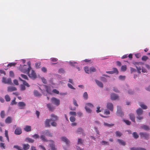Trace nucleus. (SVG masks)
<instances>
[{
    "label": "nucleus",
    "mask_w": 150,
    "mask_h": 150,
    "mask_svg": "<svg viewBox=\"0 0 150 150\" xmlns=\"http://www.w3.org/2000/svg\"><path fill=\"white\" fill-rule=\"evenodd\" d=\"M5 113L4 111L2 110L0 113V116L2 118H4L5 117Z\"/></svg>",
    "instance_id": "29"
},
{
    "label": "nucleus",
    "mask_w": 150,
    "mask_h": 150,
    "mask_svg": "<svg viewBox=\"0 0 150 150\" xmlns=\"http://www.w3.org/2000/svg\"><path fill=\"white\" fill-rule=\"evenodd\" d=\"M130 150H145V149L142 148L132 147L130 148Z\"/></svg>",
    "instance_id": "26"
},
{
    "label": "nucleus",
    "mask_w": 150,
    "mask_h": 150,
    "mask_svg": "<svg viewBox=\"0 0 150 150\" xmlns=\"http://www.w3.org/2000/svg\"><path fill=\"white\" fill-rule=\"evenodd\" d=\"M46 91L48 93L50 94H52L51 90L50 88L48 87L46 89Z\"/></svg>",
    "instance_id": "59"
},
{
    "label": "nucleus",
    "mask_w": 150,
    "mask_h": 150,
    "mask_svg": "<svg viewBox=\"0 0 150 150\" xmlns=\"http://www.w3.org/2000/svg\"><path fill=\"white\" fill-rule=\"evenodd\" d=\"M32 136L33 138L35 139L38 138L39 137V135L37 134H35L34 135H33Z\"/></svg>",
    "instance_id": "55"
},
{
    "label": "nucleus",
    "mask_w": 150,
    "mask_h": 150,
    "mask_svg": "<svg viewBox=\"0 0 150 150\" xmlns=\"http://www.w3.org/2000/svg\"><path fill=\"white\" fill-rule=\"evenodd\" d=\"M45 134L47 136L52 137V134L48 130L47 131Z\"/></svg>",
    "instance_id": "44"
},
{
    "label": "nucleus",
    "mask_w": 150,
    "mask_h": 150,
    "mask_svg": "<svg viewBox=\"0 0 150 150\" xmlns=\"http://www.w3.org/2000/svg\"><path fill=\"white\" fill-rule=\"evenodd\" d=\"M95 81L97 84L101 88H103V83L97 80H95Z\"/></svg>",
    "instance_id": "21"
},
{
    "label": "nucleus",
    "mask_w": 150,
    "mask_h": 150,
    "mask_svg": "<svg viewBox=\"0 0 150 150\" xmlns=\"http://www.w3.org/2000/svg\"><path fill=\"white\" fill-rule=\"evenodd\" d=\"M16 64V63H10L8 64L7 67H11L12 66H14Z\"/></svg>",
    "instance_id": "40"
},
{
    "label": "nucleus",
    "mask_w": 150,
    "mask_h": 150,
    "mask_svg": "<svg viewBox=\"0 0 150 150\" xmlns=\"http://www.w3.org/2000/svg\"><path fill=\"white\" fill-rule=\"evenodd\" d=\"M58 72L59 73L63 74L64 72V71L63 69H59Z\"/></svg>",
    "instance_id": "56"
},
{
    "label": "nucleus",
    "mask_w": 150,
    "mask_h": 150,
    "mask_svg": "<svg viewBox=\"0 0 150 150\" xmlns=\"http://www.w3.org/2000/svg\"><path fill=\"white\" fill-rule=\"evenodd\" d=\"M22 132V130L21 128L19 127H17L14 132L15 134L17 135L21 134Z\"/></svg>",
    "instance_id": "8"
},
{
    "label": "nucleus",
    "mask_w": 150,
    "mask_h": 150,
    "mask_svg": "<svg viewBox=\"0 0 150 150\" xmlns=\"http://www.w3.org/2000/svg\"><path fill=\"white\" fill-rule=\"evenodd\" d=\"M113 69V70L112 71L114 72V73H116L117 74L118 73V71L117 68H114Z\"/></svg>",
    "instance_id": "64"
},
{
    "label": "nucleus",
    "mask_w": 150,
    "mask_h": 150,
    "mask_svg": "<svg viewBox=\"0 0 150 150\" xmlns=\"http://www.w3.org/2000/svg\"><path fill=\"white\" fill-rule=\"evenodd\" d=\"M47 106L50 110L53 111L54 109V108L50 103L47 104Z\"/></svg>",
    "instance_id": "27"
},
{
    "label": "nucleus",
    "mask_w": 150,
    "mask_h": 150,
    "mask_svg": "<svg viewBox=\"0 0 150 150\" xmlns=\"http://www.w3.org/2000/svg\"><path fill=\"white\" fill-rule=\"evenodd\" d=\"M93 107V105L90 103H88L86 104L85 107V109L86 111L88 113H90L92 110L91 109Z\"/></svg>",
    "instance_id": "4"
},
{
    "label": "nucleus",
    "mask_w": 150,
    "mask_h": 150,
    "mask_svg": "<svg viewBox=\"0 0 150 150\" xmlns=\"http://www.w3.org/2000/svg\"><path fill=\"white\" fill-rule=\"evenodd\" d=\"M25 105V104L23 102H19L18 103V106L20 109H23Z\"/></svg>",
    "instance_id": "10"
},
{
    "label": "nucleus",
    "mask_w": 150,
    "mask_h": 150,
    "mask_svg": "<svg viewBox=\"0 0 150 150\" xmlns=\"http://www.w3.org/2000/svg\"><path fill=\"white\" fill-rule=\"evenodd\" d=\"M148 58L146 56H143L142 58V59L143 61H146L148 59Z\"/></svg>",
    "instance_id": "43"
},
{
    "label": "nucleus",
    "mask_w": 150,
    "mask_h": 150,
    "mask_svg": "<svg viewBox=\"0 0 150 150\" xmlns=\"http://www.w3.org/2000/svg\"><path fill=\"white\" fill-rule=\"evenodd\" d=\"M139 105L144 109H146L147 108V106L142 103H140Z\"/></svg>",
    "instance_id": "34"
},
{
    "label": "nucleus",
    "mask_w": 150,
    "mask_h": 150,
    "mask_svg": "<svg viewBox=\"0 0 150 150\" xmlns=\"http://www.w3.org/2000/svg\"><path fill=\"white\" fill-rule=\"evenodd\" d=\"M96 71V69L93 67H92L90 68V69H89L90 73H91L92 72H95Z\"/></svg>",
    "instance_id": "37"
},
{
    "label": "nucleus",
    "mask_w": 150,
    "mask_h": 150,
    "mask_svg": "<svg viewBox=\"0 0 150 150\" xmlns=\"http://www.w3.org/2000/svg\"><path fill=\"white\" fill-rule=\"evenodd\" d=\"M67 86L68 87L70 88H71V89H75V88H74L73 86L70 84L68 83L67 84Z\"/></svg>",
    "instance_id": "53"
},
{
    "label": "nucleus",
    "mask_w": 150,
    "mask_h": 150,
    "mask_svg": "<svg viewBox=\"0 0 150 150\" xmlns=\"http://www.w3.org/2000/svg\"><path fill=\"white\" fill-rule=\"evenodd\" d=\"M23 150H28L30 148V146L28 144H23L22 145Z\"/></svg>",
    "instance_id": "14"
},
{
    "label": "nucleus",
    "mask_w": 150,
    "mask_h": 150,
    "mask_svg": "<svg viewBox=\"0 0 150 150\" xmlns=\"http://www.w3.org/2000/svg\"><path fill=\"white\" fill-rule=\"evenodd\" d=\"M5 99L6 100L7 102L9 101L10 100L11 98L8 95H6L5 96Z\"/></svg>",
    "instance_id": "31"
},
{
    "label": "nucleus",
    "mask_w": 150,
    "mask_h": 150,
    "mask_svg": "<svg viewBox=\"0 0 150 150\" xmlns=\"http://www.w3.org/2000/svg\"><path fill=\"white\" fill-rule=\"evenodd\" d=\"M104 125L105 126H107L109 127H110L112 126H113L114 125V124H109L106 122H105L104 123Z\"/></svg>",
    "instance_id": "32"
},
{
    "label": "nucleus",
    "mask_w": 150,
    "mask_h": 150,
    "mask_svg": "<svg viewBox=\"0 0 150 150\" xmlns=\"http://www.w3.org/2000/svg\"><path fill=\"white\" fill-rule=\"evenodd\" d=\"M4 142L2 137L1 136H0V147L1 148L4 149L5 148V144L3 143Z\"/></svg>",
    "instance_id": "9"
},
{
    "label": "nucleus",
    "mask_w": 150,
    "mask_h": 150,
    "mask_svg": "<svg viewBox=\"0 0 150 150\" xmlns=\"http://www.w3.org/2000/svg\"><path fill=\"white\" fill-rule=\"evenodd\" d=\"M28 67L27 69H25L26 68L25 67H27V65H24L23 66V69L22 70V71L24 73L28 74V76L30 78L34 79H35L37 77L36 73L33 70H32L30 74L29 73L31 69V68L30 66V62H28Z\"/></svg>",
    "instance_id": "1"
},
{
    "label": "nucleus",
    "mask_w": 150,
    "mask_h": 150,
    "mask_svg": "<svg viewBox=\"0 0 150 150\" xmlns=\"http://www.w3.org/2000/svg\"><path fill=\"white\" fill-rule=\"evenodd\" d=\"M51 117L52 118V120H58V117L54 114H52L51 115Z\"/></svg>",
    "instance_id": "28"
},
{
    "label": "nucleus",
    "mask_w": 150,
    "mask_h": 150,
    "mask_svg": "<svg viewBox=\"0 0 150 150\" xmlns=\"http://www.w3.org/2000/svg\"><path fill=\"white\" fill-rule=\"evenodd\" d=\"M26 141L28 142L29 143H33L34 142V140L31 138H27L26 139Z\"/></svg>",
    "instance_id": "30"
},
{
    "label": "nucleus",
    "mask_w": 150,
    "mask_h": 150,
    "mask_svg": "<svg viewBox=\"0 0 150 150\" xmlns=\"http://www.w3.org/2000/svg\"><path fill=\"white\" fill-rule=\"evenodd\" d=\"M62 140L64 142H65L67 145L69 144L70 142L69 140L65 137H63L61 138Z\"/></svg>",
    "instance_id": "15"
},
{
    "label": "nucleus",
    "mask_w": 150,
    "mask_h": 150,
    "mask_svg": "<svg viewBox=\"0 0 150 150\" xmlns=\"http://www.w3.org/2000/svg\"><path fill=\"white\" fill-rule=\"evenodd\" d=\"M133 64L135 66L137 69V72L139 73H141V68L143 65V63L142 62H135Z\"/></svg>",
    "instance_id": "2"
},
{
    "label": "nucleus",
    "mask_w": 150,
    "mask_h": 150,
    "mask_svg": "<svg viewBox=\"0 0 150 150\" xmlns=\"http://www.w3.org/2000/svg\"><path fill=\"white\" fill-rule=\"evenodd\" d=\"M16 88L13 86H9L8 87V92H12L16 90Z\"/></svg>",
    "instance_id": "18"
},
{
    "label": "nucleus",
    "mask_w": 150,
    "mask_h": 150,
    "mask_svg": "<svg viewBox=\"0 0 150 150\" xmlns=\"http://www.w3.org/2000/svg\"><path fill=\"white\" fill-rule=\"evenodd\" d=\"M40 63L36 62L35 64V66L37 68H40Z\"/></svg>",
    "instance_id": "62"
},
{
    "label": "nucleus",
    "mask_w": 150,
    "mask_h": 150,
    "mask_svg": "<svg viewBox=\"0 0 150 150\" xmlns=\"http://www.w3.org/2000/svg\"><path fill=\"white\" fill-rule=\"evenodd\" d=\"M24 130L27 132H29L31 131V127L30 126L27 125L24 128Z\"/></svg>",
    "instance_id": "23"
},
{
    "label": "nucleus",
    "mask_w": 150,
    "mask_h": 150,
    "mask_svg": "<svg viewBox=\"0 0 150 150\" xmlns=\"http://www.w3.org/2000/svg\"><path fill=\"white\" fill-rule=\"evenodd\" d=\"M83 141L81 139L79 138L78 139V144H82L83 143Z\"/></svg>",
    "instance_id": "51"
},
{
    "label": "nucleus",
    "mask_w": 150,
    "mask_h": 150,
    "mask_svg": "<svg viewBox=\"0 0 150 150\" xmlns=\"http://www.w3.org/2000/svg\"><path fill=\"white\" fill-rule=\"evenodd\" d=\"M130 118L132 121L135 122V116L133 114L131 113L129 114Z\"/></svg>",
    "instance_id": "25"
},
{
    "label": "nucleus",
    "mask_w": 150,
    "mask_h": 150,
    "mask_svg": "<svg viewBox=\"0 0 150 150\" xmlns=\"http://www.w3.org/2000/svg\"><path fill=\"white\" fill-rule=\"evenodd\" d=\"M50 142L51 143L50 144V146L52 150H57L55 148L54 145V142L53 141L50 140Z\"/></svg>",
    "instance_id": "16"
},
{
    "label": "nucleus",
    "mask_w": 150,
    "mask_h": 150,
    "mask_svg": "<svg viewBox=\"0 0 150 150\" xmlns=\"http://www.w3.org/2000/svg\"><path fill=\"white\" fill-rule=\"evenodd\" d=\"M107 108L110 110L111 111H112L113 109V105L112 103H108L107 104Z\"/></svg>",
    "instance_id": "11"
},
{
    "label": "nucleus",
    "mask_w": 150,
    "mask_h": 150,
    "mask_svg": "<svg viewBox=\"0 0 150 150\" xmlns=\"http://www.w3.org/2000/svg\"><path fill=\"white\" fill-rule=\"evenodd\" d=\"M5 135L7 138V140L9 141V139L8 135V132L7 130H5Z\"/></svg>",
    "instance_id": "52"
},
{
    "label": "nucleus",
    "mask_w": 150,
    "mask_h": 150,
    "mask_svg": "<svg viewBox=\"0 0 150 150\" xmlns=\"http://www.w3.org/2000/svg\"><path fill=\"white\" fill-rule=\"evenodd\" d=\"M84 69L85 72L88 74H89V70L88 68V67H86L84 68Z\"/></svg>",
    "instance_id": "46"
},
{
    "label": "nucleus",
    "mask_w": 150,
    "mask_h": 150,
    "mask_svg": "<svg viewBox=\"0 0 150 150\" xmlns=\"http://www.w3.org/2000/svg\"><path fill=\"white\" fill-rule=\"evenodd\" d=\"M130 69L131 73H132L134 72H135L136 71V70L135 69L133 68L132 67H130Z\"/></svg>",
    "instance_id": "60"
},
{
    "label": "nucleus",
    "mask_w": 150,
    "mask_h": 150,
    "mask_svg": "<svg viewBox=\"0 0 150 150\" xmlns=\"http://www.w3.org/2000/svg\"><path fill=\"white\" fill-rule=\"evenodd\" d=\"M124 121L127 125H129L131 124V122L128 120H124Z\"/></svg>",
    "instance_id": "50"
},
{
    "label": "nucleus",
    "mask_w": 150,
    "mask_h": 150,
    "mask_svg": "<svg viewBox=\"0 0 150 150\" xmlns=\"http://www.w3.org/2000/svg\"><path fill=\"white\" fill-rule=\"evenodd\" d=\"M118 98V96L115 93H113L111 94L110 99L112 100H115Z\"/></svg>",
    "instance_id": "12"
},
{
    "label": "nucleus",
    "mask_w": 150,
    "mask_h": 150,
    "mask_svg": "<svg viewBox=\"0 0 150 150\" xmlns=\"http://www.w3.org/2000/svg\"><path fill=\"white\" fill-rule=\"evenodd\" d=\"M83 97L84 98L86 99H87L88 98V95L86 92H85L84 93L83 95Z\"/></svg>",
    "instance_id": "49"
},
{
    "label": "nucleus",
    "mask_w": 150,
    "mask_h": 150,
    "mask_svg": "<svg viewBox=\"0 0 150 150\" xmlns=\"http://www.w3.org/2000/svg\"><path fill=\"white\" fill-rule=\"evenodd\" d=\"M12 118L9 116L5 120V123L7 124L10 123L12 122Z\"/></svg>",
    "instance_id": "17"
},
{
    "label": "nucleus",
    "mask_w": 150,
    "mask_h": 150,
    "mask_svg": "<svg viewBox=\"0 0 150 150\" xmlns=\"http://www.w3.org/2000/svg\"><path fill=\"white\" fill-rule=\"evenodd\" d=\"M50 60L51 61L53 62H56L58 60V59L57 58H51L50 59Z\"/></svg>",
    "instance_id": "58"
},
{
    "label": "nucleus",
    "mask_w": 150,
    "mask_h": 150,
    "mask_svg": "<svg viewBox=\"0 0 150 150\" xmlns=\"http://www.w3.org/2000/svg\"><path fill=\"white\" fill-rule=\"evenodd\" d=\"M15 100L16 98H14V99L11 101V105H13L16 104H17V102H16Z\"/></svg>",
    "instance_id": "47"
},
{
    "label": "nucleus",
    "mask_w": 150,
    "mask_h": 150,
    "mask_svg": "<svg viewBox=\"0 0 150 150\" xmlns=\"http://www.w3.org/2000/svg\"><path fill=\"white\" fill-rule=\"evenodd\" d=\"M70 120L71 122H73L75 121L76 118L74 117L71 116L70 118Z\"/></svg>",
    "instance_id": "48"
},
{
    "label": "nucleus",
    "mask_w": 150,
    "mask_h": 150,
    "mask_svg": "<svg viewBox=\"0 0 150 150\" xmlns=\"http://www.w3.org/2000/svg\"><path fill=\"white\" fill-rule=\"evenodd\" d=\"M21 76L23 79L27 80L28 79V78L26 75L23 74H21Z\"/></svg>",
    "instance_id": "54"
},
{
    "label": "nucleus",
    "mask_w": 150,
    "mask_h": 150,
    "mask_svg": "<svg viewBox=\"0 0 150 150\" xmlns=\"http://www.w3.org/2000/svg\"><path fill=\"white\" fill-rule=\"evenodd\" d=\"M136 112L137 115H140L142 114L143 111L142 109L139 108L137 110Z\"/></svg>",
    "instance_id": "22"
},
{
    "label": "nucleus",
    "mask_w": 150,
    "mask_h": 150,
    "mask_svg": "<svg viewBox=\"0 0 150 150\" xmlns=\"http://www.w3.org/2000/svg\"><path fill=\"white\" fill-rule=\"evenodd\" d=\"M77 132L78 133H83V130L81 128H79L77 129Z\"/></svg>",
    "instance_id": "45"
},
{
    "label": "nucleus",
    "mask_w": 150,
    "mask_h": 150,
    "mask_svg": "<svg viewBox=\"0 0 150 150\" xmlns=\"http://www.w3.org/2000/svg\"><path fill=\"white\" fill-rule=\"evenodd\" d=\"M40 138L44 141L47 142L48 141L45 138V136L44 135H42L40 136Z\"/></svg>",
    "instance_id": "42"
},
{
    "label": "nucleus",
    "mask_w": 150,
    "mask_h": 150,
    "mask_svg": "<svg viewBox=\"0 0 150 150\" xmlns=\"http://www.w3.org/2000/svg\"><path fill=\"white\" fill-rule=\"evenodd\" d=\"M34 95L36 96H39L40 95V93L37 90H35L34 91Z\"/></svg>",
    "instance_id": "39"
},
{
    "label": "nucleus",
    "mask_w": 150,
    "mask_h": 150,
    "mask_svg": "<svg viewBox=\"0 0 150 150\" xmlns=\"http://www.w3.org/2000/svg\"><path fill=\"white\" fill-rule=\"evenodd\" d=\"M52 120V119H46L45 120V126L47 127H50V121Z\"/></svg>",
    "instance_id": "20"
},
{
    "label": "nucleus",
    "mask_w": 150,
    "mask_h": 150,
    "mask_svg": "<svg viewBox=\"0 0 150 150\" xmlns=\"http://www.w3.org/2000/svg\"><path fill=\"white\" fill-rule=\"evenodd\" d=\"M13 148L17 149L18 150H23L22 147L18 145L14 146Z\"/></svg>",
    "instance_id": "33"
},
{
    "label": "nucleus",
    "mask_w": 150,
    "mask_h": 150,
    "mask_svg": "<svg viewBox=\"0 0 150 150\" xmlns=\"http://www.w3.org/2000/svg\"><path fill=\"white\" fill-rule=\"evenodd\" d=\"M128 57L131 60L132 58V54H129L128 56L127 54H125L122 57V59H125Z\"/></svg>",
    "instance_id": "19"
},
{
    "label": "nucleus",
    "mask_w": 150,
    "mask_h": 150,
    "mask_svg": "<svg viewBox=\"0 0 150 150\" xmlns=\"http://www.w3.org/2000/svg\"><path fill=\"white\" fill-rule=\"evenodd\" d=\"M127 69V66L126 65L122 66L121 68V71H125Z\"/></svg>",
    "instance_id": "38"
},
{
    "label": "nucleus",
    "mask_w": 150,
    "mask_h": 150,
    "mask_svg": "<svg viewBox=\"0 0 150 150\" xmlns=\"http://www.w3.org/2000/svg\"><path fill=\"white\" fill-rule=\"evenodd\" d=\"M139 135L141 137L146 139L148 138L149 137V134L146 133L141 132L140 133Z\"/></svg>",
    "instance_id": "13"
},
{
    "label": "nucleus",
    "mask_w": 150,
    "mask_h": 150,
    "mask_svg": "<svg viewBox=\"0 0 150 150\" xmlns=\"http://www.w3.org/2000/svg\"><path fill=\"white\" fill-rule=\"evenodd\" d=\"M117 141L120 144L122 145L125 146L126 144L125 142L122 140L118 139Z\"/></svg>",
    "instance_id": "24"
},
{
    "label": "nucleus",
    "mask_w": 150,
    "mask_h": 150,
    "mask_svg": "<svg viewBox=\"0 0 150 150\" xmlns=\"http://www.w3.org/2000/svg\"><path fill=\"white\" fill-rule=\"evenodd\" d=\"M69 114L75 116L76 115V113L75 112L71 111L69 112Z\"/></svg>",
    "instance_id": "61"
},
{
    "label": "nucleus",
    "mask_w": 150,
    "mask_h": 150,
    "mask_svg": "<svg viewBox=\"0 0 150 150\" xmlns=\"http://www.w3.org/2000/svg\"><path fill=\"white\" fill-rule=\"evenodd\" d=\"M19 79L20 81L23 82V84H21V90L23 91L25 89V86H26L28 87H30L29 85L25 81L22 80L20 78H19Z\"/></svg>",
    "instance_id": "3"
},
{
    "label": "nucleus",
    "mask_w": 150,
    "mask_h": 150,
    "mask_svg": "<svg viewBox=\"0 0 150 150\" xmlns=\"http://www.w3.org/2000/svg\"><path fill=\"white\" fill-rule=\"evenodd\" d=\"M51 100L53 103L57 106L59 105L60 104L59 100L56 98L53 97L52 98Z\"/></svg>",
    "instance_id": "6"
},
{
    "label": "nucleus",
    "mask_w": 150,
    "mask_h": 150,
    "mask_svg": "<svg viewBox=\"0 0 150 150\" xmlns=\"http://www.w3.org/2000/svg\"><path fill=\"white\" fill-rule=\"evenodd\" d=\"M133 136L134 138L135 139H137L139 137V135L137 132H134L133 133Z\"/></svg>",
    "instance_id": "41"
},
{
    "label": "nucleus",
    "mask_w": 150,
    "mask_h": 150,
    "mask_svg": "<svg viewBox=\"0 0 150 150\" xmlns=\"http://www.w3.org/2000/svg\"><path fill=\"white\" fill-rule=\"evenodd\" d=\"M141 127L142 128L144 129L145 130H149V127L146 125H143L141 126Z\"/></svg>",
    "instance_id": "36"
},
{
    "label": "nucleus",
    "mask_w": 150,
    "mask_h": 150,
    "mask_svg": "<svg viewBox=\"0 0 150 150\" xmlns=\"http://www.w3.org/2000/svg\"><path fill=\"white\" fill-rule=\"evenodd\" d=\"M117 115L118 116L122 117L124 115V113L122 112L120 106H117V110L116 112Z\"/></svg>",
    "instance_id": "5"
},
{
    "label": "nucleus",
    "mask_w": 150,
    "mask_h": 150,
    "mask_svg": "<svg viewBox=\"0 0 150 150\" xmlns=\"http://www.w3.org/2000/svg\"><path fill=\"white\" fill-rule=\"evenodd\" d=\"M2 81L5 83H8L10 84L12 83L11 81L10 78H8L7 79L6 78L3 77Z\"/></svg>",
    "instance_id": "7"
},
{
    "label": "nucleus",
    "mask_w": 150,
    "mask_h": 150,
    "mask_svg": "<svg viewBox=\"0 0 150 150\" xmlns=\"http://www.w3.org/2000/svg\"><path fill=\"white\" fill-rule=\"evenodd\" d=\"M52 92L55 93L57 94H59V92L58 90H57L56 89H54L53 90Z\"/></svg>",
    "instance_id": "57"
},
{
    "label": "nucleus",
    "mask_w": 150,
    "mask_h": 150,
    "mask_svg": "<svg viewBox=\"0 0 150 150\" xmlns=\"http://www.w3.org/2000/svg\"><path fill=\"white\" fill-rule=\"evenodd\" d=\"M115 134L116 136L118 137H121L122 134V133L119 131H116L115 132Z\"/></svg>",
    "instance_id": "35"
},
{
    "label": "nucleus",
    "mask_w": 150,
    "mask_h": 150,
    "mask_svg": "<svg viewBox=\"0 0 150 150\" xmlns=\"http://www.w3.org/2000/svg\"><path fill=\"white\" fill-rule=\"evenodd\" d=\"M100 79L103 82L107 81V79L105 77H101L100 78Z\"/></svg>",
    "instance_id": "63"
}]
</instances>
